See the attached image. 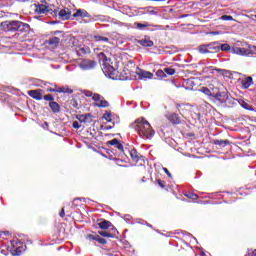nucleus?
Segmentation results:
<instances>
[{
	"instance_id": "21",
	"label": "nucleus",
	"mask_w": 256,
	"mask_h": 256,
	"mask_svg": "<svg viewBox=\"0 0 256 256\" xmlns=\"http://www.w3.org/2000/svg\"><path fill=\"white\" fill-rule=\"evenodd\" d=\"M49 107L52 111V113H61V105L57 102H49Z\"/></svg>"
},
{
	"instance_id": "26",
	"label": "nucleus",
	"mask_w": 256,
	"mask_h": 256,
	"mask_svg": "<svg viewBox=\"0 0 256 256\" xmlns=\"http://www.w3.org/2000/svg\"><path fill=\"white\" fill-rule=\"evenodd\" d=\"M57 93H68L71 95V93H73V89L69 87H57Z\"/></svg>"
},
{
	"instance_id": "52",
	"label": "nucleus",
	"mask_w": 256,
	"mask_h": 256,
	"mask_svg": "<svg viewBox=\"0 0 256 256\" xmlns=\"http://www.w3.org/2000/svg\"><path fill=\"white\" fill-rule=\"evenodd\" d=\"M142 183H145V177L142 178Z\"/></svg>"
},
{
	"instance_id": "48",
	"label": "nucleus",
	"mask_w": 256,
	"mask_h": 256,
	"mask_svg": "<svg viewBox=\"0 0 256 256\" xmlns=\"http://www.w3.org/2000/svg\"><path fill=\"white\" fill-rule=\"evenodd\" d=\"M245 256H256V249L255 250H248Z\"/></svg>"
},
{
	"instance_id": "4",
	"label": "nucleus",
	"mask_w": 256,
	"mask_h": 256,
	"mask_svg": "<svg viewBox=\"0 0 256 256\" xmlns=\"http://www.w3.org/2000/svg\"><path fill=\"white\" fill-rule=\"evenodd\" d=\"M198 53L201 55H209L211 53H219V42H211L209 44H201L197 47Z\"/></svg>"
},
{
	"instance_id": "36",
	"label": "nucleus",
	"mask_w": 256,
	"mask_h": 256,
	"mask_svg": "<svg viewBox=\"0 0 256 256\" xmlns=\"http://www.w3.org/2000/svg\"><path fill=\"white\" fill-rule=\"evenodd\" d=\"M135 27L137 28V29H145V27H149V24L148 23H139V22H136L135 24Z\"/></svg>"
},
{
	"instance_id": "15",
	"label": "nucleus",
	"mask_w": 256,
	"mask_h": 256,
	"mask_svg": "<svg viewBox=\"0 0 256 256\" xmlns=\"http://www.w3.org/2000/svg\"><path fill=\"white\" fill-rule=\"evenodd\" d=\"M139 45L142 47H153L155 43L151 40V37L149 36H144L141 40L138 41Z\"/></svg>"
},
{
	"instance_id": "49",
	"label": "nucleus",
	"mask_w": 256,
	"mask_h": 256,
	"mask_svg": "<svg viewBox=\"0 0 256 256\" xmlns=\"http://www.w3.org/2000/svg\"><path fill=\"white\" fill-rule=\"evenodd\" d=\"M84 95H85V97H93V92H91L89 90H85Z\"/></svg>"
},
{
	"instance_id": "18",
	"label": "nucleus",
	"mask_w": 256,
	"mask_h": 256,
	"mask_svg": "<svg viewBox=\"0 0 256 256\" xmlns=\"http://www.w3.org/2000/svg\"><path fill=\"white\" fill-rule=\"evenodd\" d=\"M119 232L117 229H113V232H107V231H98V234L101 235V237H109L110 239H113Z\"/></svg>"
},
{
	"instance_id": "12",
	"label": "nucleus",
	"mask_w": 256,
	"mask_h": 256,
	"mask_svg": "<svg viewBox=\"0 0 256 256\" xmlns=\"http://www.w3.org/2000/svg\"><path fill=\"white\" fill-rule=\"evenodd\" d=\"M86 239L89 241H97L100 245H107V240L105 238H101V236L97 234H88Z\"/></svg>"
},
{
	"instance_id": "27",
	"label": "nucleus",
	"mask_w": 256,
	"mask_h": 256,
	"mask_svg": "<svg viewBox=\"0 0 256 256\" xmlns=\"http://www.w3.org/2000/svg\"><path fill=\"white\" fill-rule=\"evenodd\" d=\"M219 51H231V46L229 44H219L218 42V53Z\"/></svg>"
},
{
	"instance_id": "30",
	"label": "nucleus",
	"mask_w": 256,
	"mask_h": 256,
	"mask_svg": "<svg viewBox=\"0 0 256 256\" xmlns=\"http://www.w3.org/2000/svg\"><path fill=\"white\" fill-rule=\"evenodd\" d=\"M23 251H25V249L23 248V246H18L16 248H13L12 249V254L13 255H16V256H19L21 255V253H23Z\"/></svg>"
},
{
	"instance_id": "34",
	"label": "nucleus",
	"mask_w": 256,
	"mask_h": 256,
	"mask_svg": "<svg viewBox=\"0 0 256 256\" xmlns=\"http://www.w3.org/2000/svg\"><path fill=\"white\" fill-rule=\"evenodd\" d=\"M164 73H166L167 75H175V73H177V70H175V68H164Z\"/></svg>"
},
{
	"instance_id": "8",
	"label": "nucleus",
	"mask_w": 256,
	"mask_h": 256,
	"mask_svg": "<svg viewBox=\"0 0 256 256\" xmlns=\"http://www.w3.org/2000/svg\"><path fill=\"white\" fill-rule=\"evenodd\" d=\"M57 15L59 19H62V21H69V19L72 17L71 10L69 8H64L60 11L57 9Z\"/></svg>"
},
{
	"instance_id": "35",
	"label": "nucleus",
	"mask_w": 256,
	"mask_h": 256,
	"mask_svg": "<svg viewBox=\"0 0 256 256\" xmlns=\"http://www.w3.org/2000/svg\"><path fill=\"white\" fill-rule=\"evenodd\" d=\"M220 19L221 21H235V19H233V16L231 15H222Z\"/></svg>"
},
{
	"instance_id": "10",
	"label": "nucleus",
	"mask_w": 256,
	"mask_h": 256,
	"mask_svg": "<svg viewBox=\"0 0 256 256\" xmlns=\"http://www.w3.org/2000/svg\"><path fill=\"white\" fill-rule=\"evenodd\" d=\"M76 119L80 123H92L93 122V114H91V113L78 114V115H76Z\"/></svg>"
},
{
	"instance_id": "31",
	"label": "nucleus",
	"mask_w": 256,
	"mask_h": 256,
	"mask_svg": "<svg viewBox=\"0 0 256 256\" xmlns=\"http://www.w3.org/2000/svg\"><path fill=\"white\" fill-rule=\"evenodd\" d=\"M95 107H99V109L107 108L109 107V102L107 100H100V103H96Z\"/></svg>"
},
{
	"instance_id": "5",
	"label": "nucleus",
	"mask_w": 256,
	"mask_h": 256,
	"mask_svg": "<svg viewBox=\"0 0 256 256\" xmlns=\"http://www.w3.org/2000/svg\"><path fill=\"white\" fill-rule=\"evenodd\" d=\"M32 8L34 9V12L37 15H53L54 13V17H57V8L53 9L51 8V6H47L39 3L32 5Z\"/></svg>"
},
{
	"instance_id": "33",
	"label": "nucleus",
	"mask_w": 256,
	"mask_h": 256,
	"mask_svg": "<svg viewBox=\"0 0 256 256\" xmlns=\"http://www.w3.org/2000/svg\"><path fill=\"white\" fill-rule=\"evenodd\" d=\"M42 99H44V101H50V103L55 102V97H53V94H47L42 96Z\"/></svg>"
},
{
	"instance_id": "40",
	"label": "nucleus",
	"mask_w": 256,
	"mask_h": 256,
	"mask_svg": "<svg viewBox=\"0 0 256 256\" xmlns=\"http://www.w3.org/2000/svg\"><path fill=\"white\" fill-rule=\"evenodd\" d=\"M101 99H103V96H101V94H92V100L97 102V101H101Z\"/></svg>"
},
{
	"instance_id": "14",
	"label": "nucleus",
	"mask_w": 256,
	"mask_h": 256,
	"mask_svg": "<svg viewBox=\"0 0 256 256\" xmlns=\"http://www.w3.org/2000/svg\"><path fill=\"white\" fill-rule=\"evenodd\" d=\"M213 145L216 146V149H225V147H227L228 145H231V141L229 140H219V139H215L213 140Z\"/></svg>"
},
{
	"instance_id": "45",
	"label": "nucleus",
	"mask_w": 256,
	"mask_h": 256,
	"mask_svg": "<svg viewBox=\"0 0 256 256\" xmlns=\"http://www.w3.org/2000/svg\"><path fill=\"white\" fill-rule=\"evenodd\" d=\"M116 149H118L120 151V153H123L125 150L123 148V144H121V142H119L116 146Z\"/></svg>"
},
{
	"instance_id": "44",
	"label": "nucleus",
	"mask_w": 256,
	"mask_h": 256,
	"mask_svg": "<svg viewBox=\"0 0 256 256\" xmlns=\"http://www.w3.org/2000/svg\"><path fill=\"white\" fill-rule=\"evenodd\" d=\"M46 91L47 93H57V85H54V88H47Z\"/></svg>"
},
{
	"instance_id": "38",
	"label": "nucleus",
	"mask_w": 256,
	"mask_h": 256,
	"mask_svg": "<svg viewBox=\"0 0 256 256\" xmlns=\"http://www.w3.org/2000/svg\"><path fill=\"white\" fill-rule=\"evenodd\" d=\"M157 77H159L160 79H164V77H167V74H165V70H157L156 72Z\"/></svg>"
},
{
	"instance_id": "11",
	"label": "nucleus",
	"mask_w": 256,
	"mask_h": 256,
	"mask_svg": "<svg viewBox=\"0 0 256 256\" xmlns=\"http://www.w3.org/2000/svg\"><path fill=\"white\" fill-rule=\"evenodd\" d=\"M166 119L172 124V125H181V117L177 113H172L166 115Z\"/></svg>"
},
{
	"instance_id": "43",
	"label": "nucleus",
	"mask_w": 256,
	"mask_h": 256,
	"mask_svg": "<svg viewBox=\"0 0 256 256\" xmlns=\"http://www.w3.org/2000/svg\"><path fill=\"white\" fill-rule=\"evenodd\" d=\"M156 183L161 187V189H165V181L161 179H156Z\"/></svg>"
},
{
	"instance_id": "7",
	"label": "nucleus",
	"mask_w": 256,
	"mask_h": 256,
	"mask_svg": "<svg viewBox=\"0 0 256 256\" xmlns=\"http://www.w3.org/2000/svg\"><path fill=\"white\" fill-rule=\"evenodd\" d=\"M256 51V46H249V48H234V53L236 55H254Z\"/></svg>"
},
{
	"instance_id": "3",
	"label": "nucleus",
	"mask_w": 256,
	"mask_h": 256,
	"mask_svg": "<svg viewBox=\"0 0 256 256\" xmlns=\"http://www.w3.org/2000/svg\"><path fill=\"white\" fill-rule=\"evenodd\" d=\"M65 39V32L61 30L51 31L50 36L45 40L44 45L48 49H57L61 45V40Z\"/></svg>"
},
{
	"instance_id": "47",
	"label": "nucleus",
	"mask_w": 256,
	"mask_h": 256,
	"mask_svg": "<svg viewBox=\"0 0 256 256\" xmlns=\"http://www.w3.org/2000/svg\"><path fill=\"white\" fill-rule=\"evenodd\" d=\"M164 173L169 177V179H173V175H171V172H169V169L163 168Z\"/></svg>"
},
{
	"instance_id": "37",
	"label": "nucleus",
	"mask_w": 256,
	"mask_h": 256,
	"mask_svg": "<svg viewBox=\"0 0 256 256\" xmlns=\"http://www.w3.org/2000/svg\"><path fill=\"white\" fill-rule=\"evenodd\" d=\"M98 57H99V59H100L101 61H103L104 63H107V61H109V59L107 58V55H105V53H103V52H100V53L98 54Z\"/></svg>"
},
{
	"instance_id": "41",
	"label": "nucleus",
	"mask_w": 256,
	"mask_h": 256,
	"mask_svg": "<svg viewBox=\"0 0 256 256\" xmlns=\"http://www.w3.org/2000/svg\"><path fill=\"white\" fill-rule=\"evenodd\" d=\"M118 143H119V140L117 138H114V139L108 141L107 145H112L113 147H116Z\"/></svg>"
},
{
	"instance_id": "55",
	"label": "nucleus",
	"mask_w": 256,
	"mask_h": 256,
	"mask_svg": "<svg viewBox=\"0 0 256 256\" xmlns=\"http://www.w3.org/2000/svg\"><path fill=\"white\" fill-rule=\"evenodd\" d=\"M255 18H256V15H255Z\"/></svg>"
},
{
	"instance_id": "46",
	"label": "nucleus",
	"mask_w": 256,
	"mask_h": 256,
	"mask_svg": "<svg viewBox=\"0 0 256 256\" xmlns=\"http://www.w3.org/2000/svg\"><path fill=\"white\" fill-rule=\"evenodd\" d=\"M72 127L74 129H81V124H79V122H77V121H74L72 124Z\"/></svg>"
},
{
	"instance_id": "29",
	"label": "nucleus",
	"mask_w": 256,
	"mask_h": 256,
	"mask_svg": "<svg viewBox=\"0 0 256 256\" xmlns=\"http://www.w3.org/2000/svg\"><path fill=\"white\" fill-rule=\"evenodd\" d=\"M69 107H70V109H79V103L77 102V99L72 98L69 101Z\"/></svg>"
},
{
	"instance_id": "39",
	"label": "nucleus",
	"mask_w": 256,
	"mask_h": 256,
	"mask_svg": "<svg viewBox=\"0 0 256 256\" xmlns=\"http://www.w3.org/2000/svg\"><path fill=\"white\" fill-rule=\"evenodd\" d=\"M77 54L79 57H83V55H87V50L85 48H79Z\"/></svg>"
},
{
	"instance_id": "25",
	"label": "nucleus",
	"mask_w": 256,
	"mask_h": 256,
	"mask_svg": "<svg viewBox=\"0 0 256 256\" xmlns=\"http://www.w3.org/2000/svg\"><path fill=\"white\" fill-rule=\"evenodd\" d=\"M113 114L111 113V111H106L103 116L102 119H104L105 121H107V123H111V121H113Z\"/></svg>"
},
{
	"instance_id": "1",
	"label": "nucleus",
	"mask_w": 256,
	"mask_h": 256,
	"mask_svg": "<svg viewBox=\"0 0 256 256\" xmlns=\"http://www.w3.org/2000/svg\"><path fill=\"white\" fill-rule=\"evenodd\" d=\"M131 127L135 129L142 139H151L155 135V130H153L149 121L143 117L136 119Z\"/></svg>"
},
{
	"instance_id": "24",
	"label": "nucleus",
	"mask_w": 256,
	"mask_h": 256,
	"mask_svg": "<svg viewBox=\"0 0 256 256\" xmlns=\"http://www.w3.org/2000/svg\"><path fill=\"white\" fill-rule=\"evenodd\" d=\"M239 104L241 105V107H243V109H246V111H255V108H253L252 105L245 102L244 100H241Z\"/></svg>"
},
{
	"instance_id": "50",
	"label": "nucleus",
	"mask_w": 256,
	"mask_h": 256,
	"mask_svg": "<svg viewBox=\"0 0 256 256\" xmlns=\"http://www.w3.org/2000/svg\"><path fill=\"white\" fill-rule=\"evenodd\" d=\"M60 217L63 219V217H65V208H62L60 213H59Z\"/></svg>"
},
{
	"instance_id": "54",
	"label": "nucleus",
	"mask_w": 256,
	"mask_h": 256,
	"mask_svg": "<svg viewBox=\"0 0 256 256\" xmlns=\"http://www.w3.org/2000/svg\"><path fill=\"white\" fill-rule=\"evenodd\" d=\"M216 71H221L220 69H216Z\"/></svg>"
},
{
	"instance_id": "22",
	"label": "nucleus",
	"mask_w": 256,
	"mask_h": 256,
	"mask_svg": "<svg viewBox=\"0 0 256 256\" xmlns=\"http://www.w3.org/2000/svg\"><path fill=\"white\" fill-rule=\"evenodd\" d=\"M129 153L132 161H134L135 163L139 162V159H141V156L139 155V152H137V150L132 149L129 151Z\"/></svg>"
},
{
	"instance_id": "16",
	"label": "nucleus",
	"mask_w": 256,
	"mask_h": 256,
	"mask_svg": "<svg viewBox=\"0 0 256 256\" xmlns=\"http://www.w3.org/2000/svg\"><path fill=\"white\" fill-rule=\"evenodd\" d=\"M98 221L99 222L97 223V225H98V227H100V229L107 230V229H109V227H113V224L109 220L100 219Z\"/></svg>"
},
{
	"instance_id": "28",
	"label": "nucleus",
	"mask_w": 256,
	"mask_h": 256,
	"mask_svg": "<svg viewBox=\"0 0 256 256\" xmlns=\"http://www.w3.org/2000/svg\"><path fill=\"white\" fill-rule=\"evenodd\" d=\"M184 195L187 197V199H191L192 201H197L199 199V195L192 192H187Z\"/></svg>"
},
{
	"instance_id": "13",
	"label": "nucleus",
	"mask_w": 256,
	"mask_h": 256,
	"mask_svg": "<svg viewBox=\"0 0 256 256\" xmlns=\"http://www.w3.org/2000/svg\"><path fill=\"white\" fill-rule=\"evenodd\" d=\"M97 65V62L94 60H83L81 62V67L85 71H89V69H95V66Z\"/></svg>"
},
{
	"instance_id": "9",
	"label": "nucleus",
	"mask_w": 256,
	"mask_h": 256,
	"mask_svg": "<svg viewBox=\"0 0 256 256\" xmlns=\"http://www.w3.org/2000/svg\"><path fill=\"white\" fill-rule=\"evenodd\" d=\"M43 89H36V90H30L28 91L29 97L32 99H35L36 101H41L43 99Z\"/></svg>"
},
{
	"instance_id": "53",
	"label": "nucleus",
	"mask_w": 256,
	"mask_h": 256,
	"mask_svg": "<svg viewBox=\"0 0 256 256\" xmlns=\"http://www.w3.org/2000/svg\"><path fill=\"white\" fill-rule=\"evenodd\" d=\"M152 1H165V0H152Z\"/></svg>"
},
{
	"instance_id": "2",
	"label": "nucleus",
	"mask_w": 256,
	"mask_h": 256,
	"mask_svg": "<svg viewBox=\"0 0 256 256\" xmlns=\"http://www.w3.org/2000/svg\"><path fill=\"white\" fill-rule=\"evenodd\" d=\"M0 27L2 31L10 33H15V31H18V33H29V29H31L29 24L19 20L4 21L0 24Z\"/></svg>"
},
{
	"instance_id": "42",
	"label": "nucleus",
	"mask_w": 256,
	"mask_h": 256,
	"mask_svg": "<svg viewBox=\"0 0 256 256\" xmlns=\"http://www.w3.org/2000/svg\"><path fill=\"white\" fill-rule=\"evenodd\" d=\"M176 109L179 113H183V111H185V104H176Z\"/></svg>"
},
{
	"instance_id": "51",
	"label": "nucleus",
	"mask_w": 256,
	"mask_h": 256,
	"mask_svg": "<svg viewBox=\"0 0 256 256\" xmlns=\"http://www.w3.org/2000/svg\"><path fill=\"white\" fill-rule=\"evenodd\" d=\"M106 129H113V127L112 126H107Z\"/></svg>"
},
{
	"instance_id": "19",
	"label": "nucleus",
	"mask_w": 256,
	"mask_h": 256,
	"mask_svg": "<svg viewBox=\"0 0 256 256\" xmlns=\"http://www.w3.org/2000/svg\"><path fill=\"white\" fill-rule=\"evenodd\" d=\"M73 18H76V17H81L82 19H84L85 17H90L89 15V12H87V10H83V9H78L76 11V13H74L72 15Z\"/></svg>"
},
{
	"instance_id": "32",
	"label": "nucleus",
	"mask_w": 256,
	"mask_h": 256,
	"mask_svg": "<svg viewBox=\"0 0 256 256\" xmlns=\"http://www.w3.org/2000/svg\"><path fill=\"white\" fill-rule=\"evenodd\" d=\"M200 91H201L202 93H204V95H207L208 97H213V95H215V94H213V92H211V89H209V88H207V87H202V88L200 89Z\"/></svg>"
},
{
	"instance_id": "6",
	"label": "nucleus",
	"mask_w": 256,
	"mask_h": 256,
	"mask_svg": "<svg viewBox=\"0 0 256 256\" xmlns=\"http://www.w3.org/2000/svg\"><path fill=\"white\" fill-rule=\"evenodd\" d=\"M213 97L221 105H231V101H233V98L229 95L228 92H219L214 94Z\"/></svg>"
},
{
	"instance_id": "23",
	"label": "nucleus",
	"mask_w": 256,
	"mask_h": 256,
	"mask_svg": "<svg viewBox=\"0 0 256 256\" xmlns=\"http://www.w3.org/2000/svg\"><path fill=\"white\" fill-rule=\"evenodd\" d=\"M92 41L99 43V41H103L104 43H109V39L105 36L94 35L92 36Z\"/></svg>"
},
{
	"instance_id": "20",
	"label": "nucleus",
	"mask_w": 256,
	"mask_h": 256,
	"mask_svg": "<svg viewBox=\"0 0 256 256\" xmlns=\"http://www.w3.org/2000/svg\"><path fill=\"white\" fill-rule=\"evenodd\" d=\"M243 89H249L253 85V77L248 76L244 80H242Z\"/></svg>"
},
{
	"instance_id": "17",
	"label": "nucleus",
	"mask_w": 256,
	"mask_h": 256,
	"mask_svg": "<svg viewBox=\"0 0 256 256\" xmlns=\"http://www.w3.org/2000/svg\"><path fill=\"white\" fill-rule=\"evenodd\" d=\"M137 75L139 77V79H151L153 77V73L149 72V71H145L140 69L137 72Z\"/></svg>"
}]
</instances>
